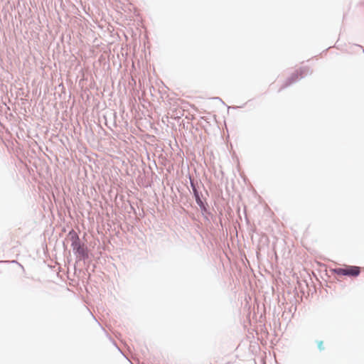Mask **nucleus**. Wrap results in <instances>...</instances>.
<instances>
[{
	"label": "nucleus",
	"instance_id": "f257e3e1",
	"mask_svg": "<svg viewBox=\"0 0 364 364\" xmlns=\"http://www.w3.org/2000/svg\"><path fill=\"white\" fill-rule=\"evenodd\" d=\"M190 185L193 191V197L196 200V203L199 206L203 215L208 219V216H211V213L208 209V205L205 199H203V195L199 191L198 183L189 176Z\"/></svg>",
	"mask_w": 364,
	"mask_h": 364
},
{
	"label": "nucleus",
	"instance_id": "f03ea898",
	"mask_svg": "<svg viewBox=\"0 0 364 364\" xmlns=\"http://www.w3.org/2000/svg\"><path fill=\"white\" fill-rule=\"evenodd\" d=\"M312 70L308 66L301 67L299 70H296L294 73H293L290 77H289L284 83L281 86L279 90V92H281L282 90L289 87L292 84L298 82L299 80L305 77L307 75H311Z\"/></svg>",
	"mask_w": 364,
	"mask_h": 364
},
{
	"label": "nucleus",
	"instance_id": "7ed1b4c3",
	"mask_svg": "<svg viewBox=\"0 0 364 364\" xmlns=\"http://www.w3.org/2000/svg\"><path fill=\"white\" fill-rule=\"evenodd\" d=\"M330 272L339 277H342L344 276L357 277L359 275L360 270L358 267L345 264L342 267L331 269Z\"/></svg>",
	"mask_w": 364,
	"mask_h": 364
},
{
	"label": "nucleus",
	"instance_id": "20e7f679",
	"mask_svg": "<svg viewBox=\"0 0 364 364\" xmlns=\"http://www.w3.org/2000/svg\"><path fill=\"white\" fill-rule=\"evenodd\" d=\"M69 237L72 240V246L73 247V250H76L79 254L83 255L84 254V250L81 248L80 243H79V238L77 236V234L75 232V230H72L69 232Z\"/></svg>",
	"mask_w": 364,
	"mask_h": 364
},
{
	"label": "nucleus",
	"instance_id": "39448f33",
	"mask_svg": "<svg viewBox=\"0 0 364 364\" xmlns=\"http://www.w3.org/2000/svg\"><path fill=\"white\" fill-rule=\"evenodd\" d=\"M214 99L220 100L223 105H225L224 102L220 97H215Z\"/></svg>",
	"mask_w": 364,
	"mask_h": 364
},
{
	"label": "nucleus",
	"instance_id": "423d86ee",
	"mask_svg": "<svg viewBox=\"0 0 364 364\" xmlns=\"http://www.w3.org/2000/svg\"><path fill=\"white\" fill-rule=\"evenodd\" d=\"M228 107V109H230V108H232V109H236V108H237V107Z\"/></svg>",
	"mask_w": 364,
	"mask_h": 364
},
{
	"label": "nucleus",
	"instance_id": "0eeeda50",
	"mask_svg": "<svg viewBox=\"0 0 364 364\" xmlns=\"http://www.w3.org/2000/svg\"><path fill=\"white\" fill-rule=\"evenodd\" d=\"M321 347H322V342H321V343L319 344V348H320V349H322V348H321Z\"/></svg>",
	"mask_w": 364,
	"mask_h": 364
},
{
	"label": "nucleus",
	"instance_id": "6e6552de",
	"mask_svg": "<svg viewBox=\"0 0 364 364\" xmlns=\"http://www.w3.org/2000/svg\"><path fill=\"white\" fill-rule=\"evenodd\" d=\"M363 53H364V50H363Z\"/></svg>",
	"mask_w": 364,
	"mask_h": 364
}]
</instances>
